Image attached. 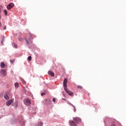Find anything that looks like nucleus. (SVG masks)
Wrapping results in <instances>:
<instances>
[{
  "label": "nucleus",
  "instance_id": "0eeeda50",
  "mask_svg": "<svg viewBox=\"0 0 126 126\" xmlns=\"http://www.w3.org/2000/svg\"><path fill=\"white\" fill-rule=\"evenodd\" d=\"M14 101V99H10L9 100L7 101L6 102V106H10V105H11L12 103H13Z\"/></svg>",
  "mask_w": 126,
  "mask_h": 126
},
{
  "label": "nucleus",
  "instance_id": "f257e3e1",
  "mask_svg": "<svg viewBox=\"0 0 126 126\" xmlns=\"http://www.w3.org/2000/svg\"><path fill=\"white\" fill-rule=\"evenodd\" d=\"M67 84V79L64 78L63 82V86L64 87V89L65 91L66 92V93H67V94L70 95V96H72V95H73V93L69 90H68Z\"/></svg>",
  "mask_w": 126,
  "mask_h": 126
},
{
  "label": "nucleus",
  "instance_id": "cd10ccee",
  "mask_svg": "<svg viewBox=\"0 0 126 126\" xmlns=\"http://www.w3.org/2000/svg\"><path fill=\"white\" fill-rule=\"evenodd\" d=\"M10 62H11V60H10Z\"/></svg>",
  "mask_w": 126,
  "mask_h": 126
},
{
  "label": "nucleus",
  "instance_id": "9d476101",
  "mask_svg": "<svg viewBox=\"0 0 126 126\" xmlns=\"http://www.w3.org/2000/svg\"><path fill=\"white\" fill-rule=\"evenodd\" d=\"M48 74L49 75H51V76H52V77H54L55 76V73H54V72L52 71H48Z\"/></svg>",
  "mask_w": 126,
  "mask_h": 126
},
{
  "label": "nucleus",
  "instance_id": "39448f33",
  "mask_svg": "<svg viewBox=\"0 0 126 126\" xmlns=\"http://www.w3.org/2000/svg\"><path fill=\"white\" fill-rule=\"evenodd\" d=\"M69 125L70 126H77V123L74 121L70 120L69 121Z\"/></svg>",
  "mask_w": 126,
  "mask_h": 126
},
{
  "label": "nucleus",
  "instance_id": "7ed1b4c3",
  "mask_svg": "<svg viewBox=\"0 0 126 126\" xmlns=\"http://www.w3.org/2000/svg\"><path fill=\"white\" fill-rule=\"evenodd\" d=\"M10 96H11V94L10 93V92H7L4 95V98L6 100H9V97Z\"/></svg>",
  "mask_w": 126,
  "mask_h": 126
},
{
  "label": "nucleus",
  "instance_id": "b1692460",
  "mask_svg": "<svg viewBox=\"0 0 126 126\" xmlns=\"http://www.w3.org/2000/svg\"><path fill=\"white\" fill-rule=\"evenodd\" d=\"M3 41H4L3 39L1 41V43L2 45H3Z\"/></svg>",
  "mask_w": 126,
  "mask_h": 126
},
{
  "label": "nucleus",
  "instance_id": "393cba45",
  "mask_svg": "<svg viewBox=\"0 0 126 126\" xmlns=\"http://www.w3.org/2000/svg\"><path fill=\"white\" fill-rule=\"evenodd\" d=\"M4 30H5L6 29V26H4V27H3Z\"/></svg>",
  "mask_w": 126,
  "mask_h": 126
},
{
  "label": "nucleus",
  "instance_id": "f8f14e48",
  "mask_svg": "<svg viewBox=\"0 0 126 126\" xmlns=\"http://www.w3.org/2000/svg\"><path fill=\"white\" fill-rule=\"evenodd\" d=\"M0 67H1V68H4V67H5V64L4 63L2 62L0 63Z\"/></svg>",
  "mask_w": 126,
  "mask_h": 126
},
{
  "label": "nucleus",
  "instance_id": "9b49d317",
  "mask_svg": "<svg viewBox=\"0 0 126 126\" xmlns=\"http://www.w3.org/2000/svg\"><path fill=\"white\" fill-rule=\"evenodd\" d=\"M45 101L46 102L47 105H50V104H52V100H51L50 99H45Z\"/></svg>",
  "mask_w": 126,
  "mask_h": 126
},
{
  "label": "nucleus",
  "instance_id": "5701e85b",
  "mask_svg": "<svg viewBox=\"0 0 126 126\" xmlns=\"http://www.w3.org/2000/svg\"><path fill=\"white\" fill-rule=\"evenodd\" d=\"M41 96H44V95H45V94L44 93H42L41 94Z\"/></svg>",
  "mask_w": 126,
  "mask_h": 126
},
{
  "label": "nucleus",
  "instance_id": "f3484780",
  "mask_svg": "<svg viewBox=\"0 0 126 126\" xmlns=\"http://www.w3.org/2000/svg\"><path fill=\"white\" fill-rule=\"evenodd\" d=\"M77 88H79V89H82L83 87H82V86H81L80 85H78Z\"/></svg>",
  "mask_w": 126,
  "mask_h": 126
},
{
  "label": "nucleus",
  "instance_id": "a878e982",
  "mask_svg": "<svg viewBox=\"0 0 126 126\" xmlns=\"http://www.w3.org/2000/svg\"><path fill=\"white\" fill-rule=\"evenodd\" d=\"M111 126H116V125L115 124H112Z\"/></svg>",
  "mask_w": 126,
  "mask_h": 126
},
{
  "label": "nucleus",
  "instance_id": "aec40b11",
  "mask_svg": "<svg viewBox=\"0 0 126 126\" xmlns=\"http://www.w3.org/2000/svg\"><path fill=\"white\" fill-rule=\"evenodd\" d=\"M39 126H43V122H40Z\"/></svg>",
  "mask_w": 126,
  "mask_h": 126
},
{
  "label": "nucleus",
  "instance_id": "4468645a",
  "mask_svg": "<svg viewBox=\"0 0 126 126\" xmlns=\"http://www.w3.org/2000/svg\"><path fill=\"white\" fill-rule=\"evenodd\" d=\"M28 61H29V62H31V61H32V57L29 56V57L28 58Z\"/></svg>",
  "mask_w": 126,
  "mask_h": 126
},
{
  "label": "nucleus",
  "instance_id": "f03ea898",
  "mask_svg": "<svg viewBox=\"0 0 126 126\" xmlns=\"http://www.w3.org/2000/svg\"><path fill=\"white\" fill-rule=\"evenodd\" d=\"M29 38L26 37L25 38V40L27 43V44H30V43H31V40H33V35L32 34H29Z\"/></svg>",
  "mask_w": 126,
  "mask_h": 126
},
{
  "label": "nucleus",
  "instance_id": "4be33fe9",
  "mask_svg": "<svg viewBox=\"0 0 126 126\" xmlns=\"http://www.w3.org/2000/svg\"><path fill=\"white\" fill-rule=\"evenodd\" d=\"M0 12H1V9L0 8ZM0 18H1V16L0 15Z\"/></svg>",
  "mask_w": 126,
  "mask_h": 126
},
{
  "label": "nucleus",
  "instance_id": "6e6552de",
  "mask_svg": "<svg viewBox=\"0 0 126 126\" xmlns=\"http://www.w3.org/2000/svg\"><path fill=\"white\" fill-rule=\"evenodd\" d=\"M0 74L2 75L4 77H5L6 76V71L4 69H1L0 72Z\"/></svg>",
  "mask_w": 126,
  "mask_h": 126
},
{
  "label": "nucleus",
  "instance_id": "2eb2a0df",
  "mask_svg": "<svg viewBox=\"0 0 126 126\" xmlns=\"http://www.w3.org/2000/svg\"><path fill=\"white\" fill-rule=\"evenodd\" d=\"M12 46L14 47V48H17V45L15 43H13Z\"/></svg>",
  "mask_w": 126,
  "mask_h": 126
},
{
  "label": "nucleus",
  "instance_id": "dca6fc26",
  "mask_svg": "<svg viewBox=\"0 0 126 126\" xmlns=\"http://www.w3.org/2000/svg\"><path fill=\"white\" fill-rule=\"evenodd\" d=\"M21 81L23 84H25V83H26V82L24 79H21Z\"/></svg>",
  "mask_w": 126,
  "mask_h": 126
},
{
  "label": "nucleus",
  "instance_id": "1a4fd4ad",
  "mask_svg": "<svg viewBox=\"0 0 126 126\" xmlns=\"http://www.w3.org/2000/svg\"><path fill=\"white\" fill-rule=\"evenodd\" d=\"M13 6H14V4L13 3H10L8 5H7V8L8 10L11 9V8H12Z\"/></svg>",
  "mask_w": 126,
  "mask_h": 126
},
{
  "label": "nucleus",
  "instance_id": "423d86ee",
  "mask_svg": "<svg viewBox=\"0 0 126 126\" xmlns=\"http://www.w3.org/2000/svg\"><path fill=\"white\" fill-rule=\"evenodd\" d=\"M73 120H74V122H75L77 124H79L81 123V119L78 117L73 118Z\"/></svg>",
  "mask_w": 126,
  "mask_h": 126
},
{
  "label": "nucleus",
  "instance_id": "ddd939ff",
  "mask_svg": "<svg viewBox=\"0 0 126 126\" xmlns=\"http://www.w3.org/2000/svg\"><path fill=\"white\" fill-rule=\"evenodd\" d=\"M15 87L17 88H18L19 85L18 84V83H15Z\"/></svg>",
  "mask_w": 126,
  "mask_h": 126
},
{
  "label": "nucleus",
  "instance_id": "bb28decb",
  "mask_svg": "<svg viewBox=\"0 0 126 126\" xmlns=\"http://www.w3.org/2000/svg\"><path fill=\"white\" fill-rule=\"evenodd\" d=\"M63 100H64V101H65L66 99H65V98H63Z\"/></svg>",
  "mask_w": 126,
  "mask_h": 126
},
{
  "label": "nucleus",
  "instance_id": "412c9836",
  "mask_svg": "<svg viewBox=\"0 0 126 126\" xmlns=\"http://www.w3.org/2000/svg\"><path fill=\"white\" fill-rule=\"evenodd\" d=\"M53 101L54 102H56V98L54 97L53 98Z\"/></svg>",
  "mask_w": 126,
  "mask_h": 126
},
{
  "label": "nucleus",
  "instance_id": "a211bd4d",
  "mask_svg": "<svg viewBox=\"0 0 126 126\" xmlns=\"http://www.w3.org/2000/svg\"><path fill=\"white\" fill-rule=\"evenodd\" d=\"M5 15H7V10H4Z\"/></svg>",
  "mask_w": 126,
  "mask_h": 126
},
{
  "label": "nucleus",
  "instance_id": "6ab92c4d",
  "mask_svg": "<svg viewBox=\"0 0 126 126\" xmlns=\"http://www.w3.org/2000/svg\"><path fill=\"white\" fill-rule=\"evenodd\" d=\"M71 106H72L74 108V112H76V109H75V106L72 104H71Z\"/></svg>",
  "mask_w": 126,
  "mask_h": 126
},
{
  "label": "nucleus",
  "instance_id": "20e7f679",
  "mask_svg": "<svg viewBox=\"0 0 126 126\" xmlns=\"http://www.w3.org/2000/svg\"><path fill=\"white\" fill-rule=\"evenodd\" d=\"M24 103L27 106H30L31 104V100H30L29 98H26L24 100Z\"/></svg>",
  "mask_w": 126,
  "mask_h": 126
}]
</instances>
